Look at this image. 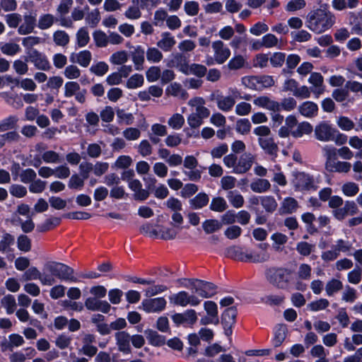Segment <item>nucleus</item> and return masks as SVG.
I'll return each instance as SVG.
<instances>
[{"mask_svg": "<svg viewBox=\"0 0 362 362\" xmlns=\"http://www.w3.org/2000/svg\"><path fill=\"white\" fill-rule=\"evenodd\" d=\"M335 22L334 14L328 9L327 4H324L308 13L305 25L313 33L321 34L332 28Z\"/></svg>", "mask_w": 362, "mask_h": 362, "instance_id": "f257e3e1", "label": "nucleus"}, {"mask_svg": "<svg viewBox=\"0 0 362 362\" xmlns=\"http://www.w3.org/2000/svg\"><path fill=\"white\" fill-rule=\"evenodd\" d=\"M313 131L312 124L308 122L298 123L294 115H289L285 119V125L279 130V136L282 138L291 135L293 138L298 139L303 135H309Z\"/></svg>", "mask_w": 362, "mask_h": 362, "instance_id": "f03ea898", "label": "nucleus"}, {"mask_svg": "<svg viewBox=\"0 0 362 362\" xmlns=\"http://www.w3.org/2000/svg\"><path fill=\"white\" fill-rule=\"evenodd\" d=\"M44 270L62 281L76 283L78 279L74 276V270L71 267L62 262L50 261L44 266Z\"/></svg>", "mask_w": 362, "mask_h": 362, "instance_id": "7ed1b4c3", "label": "nucleus"}, {"mask_svg": "<svg viewBox=\"0 0 362 362\" xmlns=\"http://www.w3.org/2000/svg\"><path fill=\"white\" fill-rule=\"evenodd\" d=\"M267 281L279 289H286L291 279V272L284 267H272L266 271Z\"/></svg>", "mask_w": 362, "mask_h": 362, "instance_id": "20e7f679", "label": "nucleus"}, {"mask_svg": "<svg viewBox=\"0 0 362 362\" xmlns=\"http://www.w3.org/2000/svg\"><path fill=\"white\" fill-rule=\"evenodd\" d=\"M188 281L193 292L202 298H211L218 293V286L212 282L198 279H189Z\"/></svg>", "mask_w": 362, "mask_h": 362, "instance_id": "39448f33", "label": "nucleus"}, {"mask_svg": "<svg viewBox=\"0 0 362 362\" xmlns=\"http://www.w3.org/2000/svg\"><path fill=\"white\" fill-rule=\"evenodd\" d=\"M237 315L238 309L236 306H230L223 310L221 316V321L219 320L223 329L224 334L230 340L236 324Z\"/></svg>", "mask_w": 362, "mask_h": 362, "instance_id": "423d86ee", "label": "nucleus"}, {"mask_svg": "<svg viewBox=\"0 0 362 362\" xmlns=\"http://www.w3.org/2000/svg\"><path fill=\"white\" fill-rule=\"evenodd\" d=\"M314 130L315 138L320 141L328 142L332 141L337 129L329 121L319 122Z\"/></svg>", "mask_w": 362, "mask_h": 362, "instance_id": "0eeeda50", "label": "nucleus"}, {"mask_svg": "<svg viewBox=\"0 0 362 362\" xmlns=\"http://www.w3.org/2000/svg\"><path fill=\"white\" fill-rule=\"evenodd\" d=\"M166 303L163 297L146 298L141 302V306L146 313H159L165 308Z\"/></svg>", "mask_w": 362, "mask_h": 362, "instance_id": "6e6552de", "label": "nucleus"}, {"mask_svg": "<svg viewBox=\"0 0 362 362\" xmlns=\"http://www.w3.org/2000/svg\"><path fill=\"white\" fill-rule=\"evenodd\" d=\"M28 57L29 61L33 63L37 69L49 71L52 68L47 57L37 49L32 50L28 54Z\"/></svg>", "mask_w": 362, "mask_h": 362, "instance_id": "1a4fd4ad", "label": "nucleus"}, {"mask_svg": "<svg viewBox=\"0 0 362 362\" xmlns=\"http://www.w3.org/2000/svg\"><path fill=\"white\" fill-rule=\"evenodd\" d=\"M171 318L176 327H180L185 323L193 325L197 320V313L192 309L187 310L183 313H175Z\"/></svg>", "mask_w": 362, "mask_h": 362, "instance_id": "9d476101", "label": "nucleus"}, {"mask_svg": "<svg viewBox=\"0 0 362 362\" xmlns=\"http://www.w3.org/2000/svg\"><path fill=\"white\" fill-rule=\"evenodd\" d=\"M323 156L327 158H335L337 156H340L343 158H351L353 157V153L346 147L337 149L333 146L326 145L323 148Z\"/></svg>", "mask_w": 362, "mask_h": 362, "instance_id": "9b49d317", "label": "nucleus"}, {"mask_svg": "<svg viewBox=\"0 0 362 362\" xmlns=\"http://www.w3.org/2000/svg\"><path fill=\"white\" fill-rule=\"evenodd\" d=\"M358 211V206L354 201H346L344 206L333 210V215L338 221H343L347 215L354 216Z\"/></svg>", "mask_w": 362, "mask_h": 362, "instance_id": "f8f14e48", "label": "nucleus"}, {"mask_svg": "<svg viewBox=\"0 0 362 362\" xmlns=\"http://www.w3.org/2000/svg\"><path fill=\"white\" fill-rule=\"evenodd\" d=\"M115 337L118 350L124 355L130 354V334L126 331H119L115 333Z\"/></svg>", "mask_w": 362, "mask_h": 362, "instance_id": "ddd939ff", "label": "nucleus"}, {"mask_svg": "<svg viewBox=\"0 0 362 362\" xmlns=\"http://www.w3.org/2000/svg\"><path fill=\"white\" fill-rule=\"evenodd\" d=\"M176 42L175 36L170 32L164 31L160 33L156 45L160 50L169 52L174 48Z\"/></svg>", "mask_w": 362, "mask_h": 362, "instance_id": "4468645a", "label": "nucleus"}, {"mask_svg": "<svg viewBox=\"0 0 362 362\" xmlns=\"http://www.w3.org/2000/svg\"><path fill=\"white\" fill-rule=\"evenodd\" d=\"M212 47L214 50V59L218 64H223L229 58L230 51L222 41L214 42Z\"/></svg>", "mask_w": 362, "mask_h": 362, "instance_id": "2eb2a0df", "label": "nucleus"}, {"mask_svg": "<svg viewBox=\"0 0 362 362\" xmlns=\"http://www.w3.org/2000/svg\"><path fill=\"white\" fill-rule=\"evenodd\" d=\"M211 100H216L219 110L223 112L230 111L235 104V99L233 96H224L212 93L210 96Z\"/></svg>", "mask_w": 362, "mask_h": 362, "instance_id": "dca6fc26", "label": "nucleus"}, {"mask_svg": "<svg viewBox=\"0 0 362 362\" xmlns=\"http://www.w3.org/2000/svg\"><path fill=\"white\" fill-rule=\"evenodd\" d=\"M189 65V60L187 56L180 52L173 54L168 63L169 66L176 68L184 74H185Z\"/></svg>", "mask_w": 362, "mask_h": 362, "instance_id": "f3484780", "label": "nucleus"}, {"mask_svg": "<svg viewBox=\"0 0 362 362\" xmlns=\"http://www.w3.org/2000/svg\"><path fill=\"white\" fill-rule=\"evenodd\" d=\"M308 81L313 85L312 92L316 98L324 93L325 87L324 86V78L320 73L313 72L311 74Z\"/></svg>", "mask_w": 362, "mask_h": 362, "instance_id": "a211bd4d", "label": "nucleus"}, {"mask_svg": "<svg viewBox=\"0 0 362 362\" xmlns=\"http://www.w3.org/2000/svg\"><path fill=\"white\" fill-rule=\"evenodd\" d=\"M296 187L300 191L315 190L316 189L313 178L304 173H299L296 176Z\"/></svg>", "mask_w": 362, "mask_h": 362, "instance_id": "6ab92c4d", "label": "nucleus"}, {"mask_svg": "<svg viewBox=\"0 0 362 362\" xmlns=\"http://www.w3.org/2000/svg\"><path fill=\"white\" fill-rule=\"evenodd\" d=\"M92 59V54L89 50L81 51L78 53H72L70 61L77 63L83 67H88Z\"/></svg>", "mask_w": 362, "mask_h": 362, "instance_id": "aec40b11", "label": "nucleus"}, {"mask_svg": "<svg viewBox=\"0 0 362 362\" xmlns=\"http://www.w3.org/2000/svg\"><path fill=\"white\" fill-rule=\"evenodd\" d=\"M351 164L340 162L339 160H326L325 168L329 172L347 173L350 170Z\"/></svg>", "mask_w": 362, "mask_h": 362, "instance_id": "412c9836", "label": "nucleus"}, {"mask_svg": "<svg viewBox=\"0 0 362 362\" xmlns=\"http://www.w3.org/2000/svg\"><path fill=\"white\" fill-rule=\"evenodd\" d=\"M144 333L151 345L159 347L165 344V337L159 334L156 331L151 329H146Z\"/></svg>", "mask_w": 362, "mask_h": 362, "instance_id": "4be33fe9", "label": "nucleus"}, {"mask_svg": "<svg viewBox=\"0 0 362 362\" xmlns=\"http://www.w3.org/2000/svg\"><path fill=\"white\" fill-rule=\"evenodd\" d=\"M226 256L228 258L247 262L251 257L246 256V253L242 251V248L238 246H230L226 249Z\"/></svg>", "mask_w": 362, "mask_h": 362, "instance_id": "5701e85b", "label": "nucleus"}, {"mask_svg": "<svg viewBox=\"0 0 362 362\" xmlns=\"http://www.w3.org/2000/svg\"><path fill=\"white\" fill-rule=\"evenodd\" d=\"M288 329L286 325L279 324L276 326L274 329V335L272 339V343L274 347L280 346L284 341Z\"/></svg>", "mask_w": 362, "mask_h": 362, "instance_id": "b1692460", "label": "nucleus"}, {"mask_svg": "<svg viewBox=\"0 0 362 362\" xmlns=\"http://www.w3.org/2000/svg\"><path fill=\"white\" fill-rule=\"evenodd\" d=\"M298 111L304 117H314L317 115L318 106L314 102L306 101L299 105Z\"/></svg>", "mask_w": 362, "mask_h": 362, "instance_id": "393cba45", "label": "nucleus"}, {"mask_svg": "<svg viewBox=\"0 0 362 362\" xmlns=\"http://www.w3.org/2000/svg\"><path fill=\"white\" fill-rule=\"evenodd\" d=\"M253 103L260 107L266 108L267 110L275 112L278 110L279 102L271 100L267 96H260L253 100Z\"/></svg>", "mask_w": 362, "mask_h": 362, "instance_id": "a878e982", "label": "nucleus"}, {"mask_svg": "<svg viewBox=\"0 0 362 362\" xmlns=\"http://www.w3.org/2000/svg\"><path fill=\"white\" fill-rule=\"evenodd\" d=\"M36 19L31 15L24 16L23 23L19 26L18 32L20 35H27L31 33L35 26Z\"/></svg>", "mask_w": 362, "mask_h": 362, "instance_id": "bb28decb", "label": "nucleus"}, {"mask_svg": "<svg viewBox=\"0 0 362 362\" xmlns=\"http://www.w3.org/2000/svg\"><path fill=\"white\" fill-rule=\"evenodd\" d=\"M209 202V196L205 192H202L189 200V205L192 209H200L206 206Z\"/></svg>", "mask_w": 362, "mask_h": 362, "instance_id": "cd10ccee", "label": "nucleus"}, {"mask_svg": "<svg viewBox=\"0 0 362 362\" xmlns=\"http://www.w3.org/2000/svg\"><path fill=\"white\" fill-rule=\"evenodd\" d=\"M62 218L52 216L47 218L45 222L37 226V231L39 233L47 232L60 225Z\"/></svg>", "mask_w": 362, "mask_h": 362, "instance_id": "c85d7f7f", "label": "nucleus"}, {"mask_svg": "<svg viewBox=\"0 0 362 362\" xmlns=\"http://www.w3.org/2000/svg\"><path fill=\"white\" fill-rule=\"evenodd\" d=\"M298 204L296 199L293 197H286L282 202L279 212L281 214H291L298 208Z\"/></svg>", "mask_w": 362, "mask_h": 362, "instance_id": "c756f323", "label": "nucleus"}, {"mask_svg": "<svg viewBox=\"0 0 362 362\" xmlns=\"http://www.w3.org/2000/svg\"><path fill=\"white\" fill-rule=\"evenodd\" d=\"M53 41L56 45L66 47L70 41V37L64 30H57L53 33Z\"/></svg>", "mask_w": 362, "mask_h": 362, "instance_id": "7c9ffc66", "label": "nucleus"}, {"mask_svg": "<svg viewBox=\"0 0 362 362\" xmlns=\"http://www.w3.org/2000/svg\"><path fill=\"white\" fill-rule=\"evenodd\" d=\"M207 73V69L205 66L199 64H191L189 65L185 75H194L199 78L204 77Z\"/></svg>", "mask_w": 362, "mask_h": 362, "instance_id": "2f4dec72", "label": "nucleus"}, {"mask_svg": "<svg viewBox=\"0 0 362 362\" xmlns=\"http://www.w3.org/2000/svg\"><path fill=\"white\" fill-rule=\"evenodd\" d=\"M57 21V18L52 14H42L39 17L37 26L41 30H46L52 27Z\"/></svg>", "mask_w": 362, "mask_h": 362, "instance_id": "473e14b6", "label": "nucleus"}, {"mask_svg": "<svg viewBox=\"0 0 362 362\" xmlns=\"http://www.w3.org/2000/svg\"><path fill=\"white\" fill-rule=\"evenodd\" d=\"M168 94L175 97H180L182 99L187 98V93L182 88V86L178 83H171L166 89Z\"/></svg>", "mask_w": 362, "mask_h": 362, "instance_id": "72a5a7b5", "label": "nucleus"}, {"mask_svg": "<svg viewBox=\"0 0 362 362\" xmlns=\"http://www.w3.org/2000/svg\"><path fill=\"white\" fill-rule=\"evenodd\" d=\"M259 144L264 150H265L272 156L274 155L277 151V145L274 142V140L271 138H259Z\"/></svg>", "mask_w": 362, "mask_h": 362, "instance_id": "f704fd0d", "label": "nucleus"}, {"mask_svg": "<svg viewBox=\"0 0 362 362\" xmlns=\"http://www.w3.org/2000/svg\"><path fill=\"white\" fill-rule=\"evenodd\" d=\"M222 223L216 219H206L202 223V228L206 234H211L219 230Z\"/></svg>", "mask_w": 362, "mask_h": 362, "instance_id": "c9c22d12", "label": "nucleus"}, {"mask_svg": "<svg viewBox=\"0 0 362 362\" xmlns=\"http://www.w3.org/2000/svg\"><path fill=\"white\" fill-rule=\"evenodd\" d=\"M271 187L269 182L266 179H257L250 184L251 189L257 193L267 191Z\"/></svg>", "mask_w": 362, "mask_h": 362, "instance_id": "e433bc0d", "label": "nucleus"}, {"mask_svg": "<svg viewBox=\"0 0 362 362\" xmlns=\"http://www.w3.org/2000/svg\"><path fill=\"white\" fill-rule=\"evenodd\" d=\"M342 288H343V284L340 280L336 279H332L331 280L327 281L326 286H325V291H326L327 296H332L335 293L341 290Z\"/></svg>", "mask_w": 362, "mask_h": 362, "instance_id": "4c0bfd02", "label": "nucleus"}, {"mask_svg": "<svg viewBox=\"0 0 362 362\" xmlns=\"http://www.w3.org/2000/svg\"><path fill=\"white\" fill-rule=\"evenodd\" d=\"M204 307L209 316L215 317L214 325H218L219 323V319L218 317L217 304L214 301L207 300L204 302Z\"/></svg>", "mask_w": 362, "mask_h": 362, "instance_id": "58836bf2", "label": "nucleus"}, {"mask_svg": "<svg viewBox=\"0 0 362 362\" xmlns=\"http://www.w3.org/2000/svg\"><path fill=\"white\" fill-rule=\"evenodd\" d=\"M8 338L10 343L7 344L5 342L1 344L3 351L6 350L8 348L11 350L13 346H20L25 342L23 337L18 334H11L9 335Z\"/></svg>", "mask_w": 362, "mask_h": 362, "instance_id": "ea45409f", "label": "nucleus"}, {"mask_svg": "<svg viewBox=\"0 0 362 362\" xmlns=\"http://www.w3.org/2000/svg\"><path fill=\"white\" fill-rule=\"evenodd\" d=\"M1 304L6 308L8 315L13 314L16 309V299L13 295L8 294L1 299Z\"/></svg>", "mask_w": 362, "mask_h": 362, "instance_id": "a19ab883", "label": "nucleus"}, {"mask_svg": "<svg viewBox=\"0 0 362 362\" xmlns=\"http://www.w3.org/2000/svg\"><path fill=\"white\" fill-rule=\"evenodd\" d=\"M144 50L141 47H137L132 53V61L136 70L142 69L144 62Z\"/></svg>", "mask_w": 362, "mask_h": 362, "instance_id": "79ce46f5", "label": "nucleus"}, {"mask_svg": "<svg viewBox=\"0 0 362 362\" xmlns=\"http://www.w3.org/2000/svg\"><path fill=\"white\" fill-rule=\"evenodd\" d=\"M163 58V54L158 47H149L146 51V59L152 63H158Z\"/></svg>", "mask_w": 362, "mask_h": 362, "instance_id": "37998d69", "label": "nucleus"}, {"mask_svg": "<svg viewBox=\"0 0 362 362\" xmlns=\"http://www.w3.org/2000/svg\"><path fill=\"white\" fill-rule=\"evenodd\" d=\"M0 50L4 54L13 56L21 51L20 46L14 42L1 43Z\"/></svg>", "mask_w": 362, "mask_h": 362, "instance_id": "c03bdc74", "label": "nucleus"}, {"mask_svg": "<svg viewBox=\"0 0 362 362\" xmlns=\"http://www.w3.org/2000/svg\"><path fill=\"white\" fill-rule=\"evenodd\" d=\"M261 204L268 213H273L277 207V203L272 196L261 197Z\"/></svg>", "mask_w": 362, "mask_h": 362, "instance_id": "a18cd8bd", "label": "nucleus"}, {"mask_svg": "<svg viewBox=\"0 0 362 362\" xmlns=\"http://www.w3.org/2000/svg\"><path fill=\"white\" fill-rule=\"evenodd\" d=\"M14 242V236L8 233H5L0 241V251L3 252L12 251L10 246L13 245Z\"/></svg>", "mask_w": 362, "mask_h": 362, "instance_id": "49530a36", "label": "nucleus"}, {"mask_svg": "<svg viewBox=\"0 0 362 362\" xmlns=\"http://www.w3.org/2000/svg\"><path fill=\"white\" fill-rule=\"evenodd\" d=\"M228 208L226 200L221 197L212 199L209 209L216 212H222Z\"/></svg>", "mask_w": 362, "mask_h": 362, "instance_id": "de8ad7c7", "label": "nucleus"}, {"mask_svg": "<svg viewBox=\"0 0 362 362\" xmlns=\"http://www.w3.org/2000/svg\"><path fill=\"white\" fill-rule=\"evenodd\" d=\"M168 13L164 8H159L155 11L153 19V24L157 27H162L166 23Z\"/></svg>", "mask_w": 362, "mask_h": 362, "instance_id": "09e8293b", "label": "nucleus"}, {"mask_svg": "<svg viewBox=\"0 0 362 362\" xmlns=\"http://www.w3.org/2000/svg\"><path fill=\"white\" fill-rule=\"evenodd\" d=\"M254 160H238L235 168L232 170V173L236 174L246 173L251 168Z\"/></svg>", "mask_w": 362, "mask_h": 362, "instance_id": "8fccbe9b", "label": "nucleus"}, {"mask_svg": "<svg viewBox=\"0 0 362 362\" xmlns=\"http://www.w3.org/2000/svg\"><path fill=\"white\" fill-rule=\"evenodd\" d=\"M17 247L19 250L28 252L32 247L31 240L26 235L21 234L17 238Z\"/></svg>", "mask_w": 362, "mask_h": 362, "instance_id": "3c124183", "label": "nucleus"}, {"mask_svg": "<svg viewBox=\"0 0 362 362\" xmlns=\"http://www.w3.org/2000/svg\"><path fill=\"white\" fill-rule=\"evenodd\" d=\"M90 41L88 31L86 28H80L76 33V43L79 47H83Z\"/></svg>", "mask_w": 362, "mask_h": 362, "instance_id": "603ef678", "label": "nucleus"}, {"mask_svg": "<svg viewBox=\"0 0 362 362\" xmlns=\"http://www.w3.org/2000/svg\"><path fill=\"white\" fill-rule=\"evenodd\" d=\"M296 105L297 102L293 98H286L279 103L278 110H275V112H279L281 110L291 111L296 108Z\"/></svg>", "mask_w": 362, "mask_h": 362, "instance_id": "864d4df0", "label": "nucleus"}, {"mask_svg": "<svg viewBox=\"0 0 362 362\" xmlns=\"http://www.w3.org/2000/svg\"><path fill=\"white\" fill-rule=\"evenodd\" d=\"M337 124L338 127L344 131H351L356 129L355 123L348 117L340 116L338 117Z\"/></svg>", "mask_w": 362, "mask_h": 362, "instance_id": "5fc2aeb1", "label": "nucleus"}, {"mask_svg": "<svg viewBox=\"0 0 362 362\" xmlns=\"http://www.w3.org/2000/svg\"><path fill=\"white\" fill-rule=\"evenodd\" d=\"M242 83L247 88L259 90L258 76H247L242 78Z\"/></svg>", "mask_w": 362, "mask_h": 362, "instance_id": "6e6d98bb", "label": "nucleus"}, {"mask_svg": "<svg viewBox=\"0 0 362 362\" xmlns=\"http://www.w3.org/2000/svg\"><path fill=\"white\" fill-rule=\"evenodd\" d=\"M94 42L98 47H105L108 44V35L102 30H96L93 35Z\"/></svg>", "mask_w": 362, "mask_h": 362, "instance_id": "4d7b16f0", "label": "nucleus"}, {"mask_svg": "<svg viewBox=\"0 0 362 362\" xmlns=\"http://www.w3.org/2000/svg\"><path fill=\"white\" fill-rule=\"evenodd\" d=\"M250 129L251 123L248 119H240L235 123L236 132L243 135L249 134Z\"/></svg>", "mask_w": 362, "mask_h": 362, "instance_id": "13d9d810", "label": "nucleus"}, {"mask_svg": "<svg viewBox=\"0 0 362 362\" xmlns=\"http://www.w3.org/2000/svg\"><path fill=\"white\" fill-rule=\"evenodd\" d=\"M144 83V76L141 74H135L127 80V87L129 89H134L142 86Z\"/></svg>", "mask_w": 362, "mask_h": 362, "instance_id": "bf43d9fd", "label": "nucleus"}, {"mask_svg": "<svg viewBox=\"0 0 362 362\" xmlns=\"http://www.w3.org/2000/svg\"><path fill=\"white\" fill-rule=\"evenodd\" d=\"M108 70L109 66L105 62H99L95 64L92 65L90 68V71L98 76L105 75Z\"/></svg>", "mask_w": 362, "mask_h": 362, "instance_id": "052dcab7", "label": "nucleus"}, {"mask_svg": "<svg viewBox=\"0 0 362 362\" xmlns=\"http://www.w3.org/2000/svg\"><path fill=\"white\" fill-rule=\"evenodd\" d=\"M128 60V54L126 51H119L113 53L110 58V62L112 64L121 65Z\"/></svg>", "mask_w": 362, "mask_h": 362, "instance_id": "680f3d73", "label": "nucleus"}, {"mask_svg": "<svg viewBox=\"0 0 362 362\" xmlns=\"http://www.w3.org/2000/svg\"><path fill=\"white\" fill-rule=\"evenodd\" d=\"M245 63L246 61L242 55H237L229 61L227 66L230 70H238L243 68Z\"/></svg>", "mask_w": 362, "mask_h": 362, "instance_id": "e2e57ef3", "label": "nucleus"}, {"mask_svg": "<svg viewBox=\"0 0 362 362\" xmlns=\"http://www.w3.org/2000/svg\"><path fill=\"white\" fill-rule=\"evenodd\" d=\"M171 300L175 305L185 307L189 304V295L187 292L181 291L175 294L173 298H171Z\"/></svg>", "mask_w": 362, "mask_h": 362, "instance_id": "0e129e2a", "label": "nucleus"}, {"mask_svg": "<svg viewBox=\"0 0 362 362\" xmlns=\"http://www.w3.org/2000/svg\"><path fill=\"white\" fill-rule=\"evenodd\" d=\"M18 119L16 116H9L0 122V132H5L8 129H14L17 124Z\"/></svg>", "mask_w": 362, "mask_h": 362, "instance_id": "69168bd1", "label": "nucleus"}, {"mask_svg": "<svg viewBox=\"0 0 362 362\" xmlns=\"http://www.w3.org/2000/svg\"><path fill=\"white\" fill-rule=\"evenodd\" d=\"M341 190L346 197H354L359 191L358 185L353 182H348L342 185Z\"/></svg>", "mask_w": 362, "mask_h": 362, "instance_id": "338daca9", "label": "nucleus"}, {"mask_svg": "<svg viewBox=\"0 0 362 362\" xmlns=\"http://www.w3.org/2000/svg\"><path fill=\"white\" fill-rule=\"evenodd\" d=\"M86 180L78 174H74L69 179L68 187L73 189H81L83 187Z\"/></svg>", "mask_w": 362, "mask_h": 362, "instance_id": "774afa93", "label": "nucleus"}]
</instances>
